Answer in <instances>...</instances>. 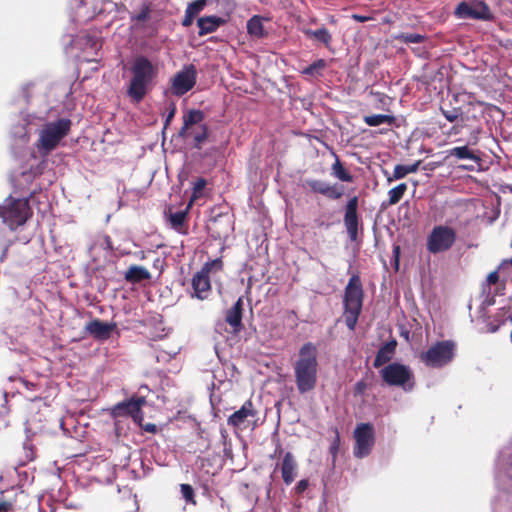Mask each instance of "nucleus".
I'll return each instance as SVG.
<instances>
[{
	"mask_svg": "<svg viewBox=\"0 0 512 512\" xmlns=\"http://www.w3.org/2000/svg\"><path fill=\"white\" fill-rule=\"evenodd\" d=\"M158 64L143 55L136 56L131 65V78L127 86V95L135 103L141 102L153 87L158 76Z\"/></svg>",
	"mask_w": 512,
	"mask_h": 512,
	"instance_id": "1",
	"label": "nucleus"
},
{
	"mask_svg": "<svg viewBox=\"0 0 512 512\" xmlns=\"http://www.w3.org/2000/svg\"><path fill=\"white\" fill-rule=\"evenodd\" d=\"M317 347L307 342L298 352V357L293 364L295 384L300 394L312 391L317 384L318 360Z\"/></svg>",
	"mask_w": 512,
	"mask_h": 512,
	"instance_id": "2",
	"label": "nucleus"
},
{
	"mask_svg": "<svg viewBox=\"0 0 512 512\" xmlns=\"http://www.w3.org/2000/svg\"><path fill=\"white\" fill-rule=\"evenodd\" d=\"M71 124V120L68 118H58L54 121L43 123L37 131L38 137L34 144L38 154L46 157L55 150L69 134Z\"/></svg>",
	"mask_w": 512,
	"mask_h": 512,
	"instance_id": "3",
	"label": "nucleus"
},
{
	"mask_svg": "<svg viewBox=\"0 0 512 512\" xmlns=\"http://www.w3.org/2000/svg\"><path fill=\"white\" fill-rule=\"evenodd\" d=\"M344 320L346 326L353 331L356 327L363 305V289L357 275H353L344 293Z\"/></svg>",
	"mask_w": 512,
	"mask_h": 512,
	"instance_id": "4",
	"label": "nucleus"
},
{
	"mask_svg": "<svg viewBox=\"0 0 512 512\" xmlns=\"http://www.w3.org/2000/svg\"><path fill=\"white\" fill-rule=\"evenodd\" d=\"M30 213L27 198L9 196L0 204V218L11 230L25 224Z\"/></svg>",
	"mask_w": 512,
	"mask_h": 512,
	"instance_id": "5",
	"label": "nucleus"
},
{
	"mask_svg": "<svg viewBox=\"0 0 512 512\" xmlns=\"http://www.w3.org/2000/svg\"><path fill=\"white\" fill-rule=\"evenodd\" d=\"M383 381L389 386L402 388L405 392L413 390L415 378L410 367L400 363H390L380 370Z\"/></svg>",
	"mask_w": 512,
	"mask_h": 512,
	"instance_id": "6",
	"label": "nucleus"
},
{
	"mask_svg": "<svg viewBox=\"0 0 512 512\" xmlns=\"http://www.w3.org/2000/svg\"><path fill=\"white\" fill-rule=\"evenodd\" d=\"M454 351L455 344L452 341H439L421 353L420 359L426 366L439 368L447 365L453 359Z\"/></svg>",
	"mask_w": 512,
	"mask_h": 512,
	"instance_id": "7",
	"label": "nucleus"
},
{
	"mask_svg": "<svg viewBox=\"0 0 512 512\" xmlns=\"http://www.w3.org/2000/svg\"><path fill=\"white\" fill-rule=\"evenodd\" d=\"M223 267L220 258L207 262L200 271H198L192 278V296L204 300L208 297L211 285L209 275L221 271Z\"/></svg>",
	"mask_w": 512,
	"mask_h": 512,
	"instance_id": "8",
	"label": "nucleus"
},
{
	"mask_svg": "<svg viewBox=\"0 0 512 512\" xmlns=\"http://www.w3.org/2000/svg\"><path fill=\"white\" fill-rule=\"evenodd\" d=\"M456 241V232L447 225L435 226L427 237L426 247L430 253L437 254L449 250Z\"/></svg>",
	"mask_w": 512,
	"mask_h": 512,
	"instance_id": "9",
	"label": "nucleus"
},
{
	"mask_svg": "<svg viewBox=\"0 0 512 512\" xmlns=\"http://www.w3.org/2000/svg\"><path fill=\"white\" fill-rule=\"evenodd\" d=\"M355 441L353 447V455L356 458L367 457L375 444L374 427L370 423H360L356 426L353 432Z\"/></svg>",
	"mask_w": 512,
	"mask_h": 512,
	"instance_id": "10",
	"label": "nucleus"
},
{
	"mask_svg": "<svg viewBox=\"0 0 512 512\" xmlns=\"http://www.w3.org/2000/svg\"><path fill=\"white\" fill-rule=\"evenodd\" d=\"M458 19L490 20L492 18L488 5L480 0L460 2L454 11Z\"/></svg>",
	"mask_w": 512,
	"mask_h": 512,
	"instance_id": "11",
	"label": "nucleus"
},
{
	"mask_svg": "<svg viewBox=\"0 0 512 512\" xmlns=\"http://www.w3.org/2000/svg\"><path fill=\"white\" fill-rule=\"evenodd\" d=\"M197 79V71L194 65H186L171 79V92L176 96H182L190 91Z\"/></svg>",
	"mask_w": 512,
	"mask_h": 512,
	"instance_id": "12",
	"label": "nucleus"
},
{
	"mask_svg": "<svg viewBox=\"0 0 512 512\" xmlns=\"http://www.w3.org/2000/svg\"><path fill=\"white\" fill-rule=\"evenodd\" d=\"M144 397L131 398L130 400L120 402L112 408V416L120 417L129 415L135 421H141L143 416L141 407L145 404Z\"/></svg>",
	"mask_w": 512,
	"mask_h": 512,
	"instance_id": "13",
	"label": "nucleus"
},
{
	"mask_svg": "<svg viewBox=\"0 0 512 512\" xmlns=\"http://www.w3.org/2000/svg\"><path fill=\"white\" fill-rule=\"evenodd\" d=\"M358 199L357 197L351 198L345 208L344 224L347 234L351 241H356L358 238V215H357Z\"/></svg>",
	"mask_w": 512,
	"mask_h": 512,
	"instance_id": "14",
	"label": "nucleus"
},
{
	"mask_svg": "<svg viewBox=\"0 0 512 512\" xmlns=\"http://www.w3.org/2000/svg\"><path fill=\"white\" fill-rule=\"evenodd\" d=\"M255 414L256 411L253 407L252 402L246 401L239 410L234 412L228 418V424L236 428H243L245 427V424L248 422V419L253 418Z\"/></svg>",
	"mask_w": 512,
	"mask_h": 512,
	"instance_id": "15",
	"label": "nucleus"
},
{
	"mask_svg": "<svg viewBox=\"0 0 512 512\" xmlns=\"http://www.w3.org/2000/svg\"><path fill=\"white\" fill-rule=\"evenodd\" d=\"M204 113L198 109H191L183 115V126L179 131V135L188 138V134H192L191 129L203 124Z\"/></svg>",
	"mask_w": 512,
	"mask_h": 512,
	"instance_id": "16",
	"label": "nucleus"
},
{
	"mask_svg": "<svg viewBox=\"0 0 512 512\" xmlns=\"http://www.w3.org/2000/svg\"><path fill=\"white\" fill-rule=\"evenodd\" d=\"M227 22L226 18L211 15L200 17L197 20V26L199 27V36H204L213 33L218 30L219 27Z\"/></svg>",
	"mask_w": 512,
	"mask_h": 512,
	"instance_id": "17",
	"label": "nucleus"
},
{
	"mask_svg": "<svg viewBox=\"0 0 512 512\" xmlns=\"http://www.w3.org/2000/svg\"><path fill=\"white\" fill-rule=\"evenodd\" d=\"M115 327L116 325L114 323H107L95 319L86 325V330L96 338L107 339Z\"/></svg>",
	"mask_w": 512,
	"mask_h": 512,
	"instance_id": "18",
	"label": "nucleus"
},
{
	"mask_svg": "<svg viewBox=\"0 0 512 512\" xmlns=\"http://www.w3.org/2000/svg\"><path fill=\"white\" fill-rule=\"evenodd\" d=\"M281 474L285 484L290 485L297 475V463L292 453H285L281 463Z\"/></svg>",
	"mask_w": 512,
	"mask_h": 512,
	"instance_id": "19",
	"label": "nucleus"
},
{
	"mask_svg": "<svg viewBox=\"0 0 512 512\" xmlns=\"http://www.w3.org/2000/svg\"><path fill=\"white\" fill-rule=\"evenodd\" d=\"M38 117L34 116V115H26L24 118H23V121L25 124H18V125H15L13 128H12V136L13 138L19 142V144L21 145H25L28 143L29 141V134H28V131H27V128H26V125H33L35 124L34 121L37 120Z\"/></svg>",
	"mask_w": 512,
	"mask_h": 512,
	"instance_id": "20",
	"label": "nucleus"
},
{
	"mask_svg": "<svg viewBox=\"0 0 512 512\" xmlns=\"http://www.w3.org/2000/svg\"><path fill=\"white\" fill-rule=\"evenodd\" d=\"M243 300L239 298L234 305L227 311L226 322L235 330H238L242 321Z\"/></svg>",
	"mask_w": 512,
	"mask_h": 512,
	"instance_id": "21",
	"label": "nucleus"
},
{
	"mask_svg": "<svg viewBox=\"0 0 512 512\" xmlns=\"http://www.w3.org/2000/svg\"><path fill=\"white\" fill-rule=\"evenodd\" d=\"M126 281L131 283H138L142 280L151 278L150 272L143 266L132 265L124 274Z\"/></svg>",
	"mask_w": 512,
	"mask_h": 512,
	"instance_id": "22",
	"label": "nucleus"
},
{
	"mask_svg": "<svg viewBox=\"0 0 512 512\" xmlns=\"http://www.w3.org/2000/svg\"><path fill=\"white\" fill-rule=\"evenodd\" d=\"M206 2V0H195L188 4L185 10V16L182 20L184 27H189L193 23L194 17L204 9Z\"/></svg>",
	"mask_w": 512,
	"mask_h": 512,
	"instance_id": "23",
	"label": "nucleus"
},
{
	"mask_svg": "<svg viewBox=\"0 0 512 512\" xmlns=\"http://www.w3.org/2000/svg\"><path fill=\"white\" fill-rule=\"evenodd\" d=\"M395 351V342L392 343H386L384 346H382L374 359V367L379 368L389 362L394 354Z\"/></svg>",
	"mask_w": 512,
	"mask_h": 512,
	"instance_id": "24",
	"label": "nucleus"
},
{
	"mask_svg": "<svg viewBox=\"0 0 512 512\" xmlns=\"http://www.w3.org/2000/svg\"><path fill=\"white\" fill-rule=\"evenodd\" d=\"M302 31L308 38L315 39L326 47H329L331 44L332 36L325 27H321L317 30L304 28Z\"/></svg>",
	"mask_w": 512,
	"mask_h": 512,
	"instance_id": "25",
	"label": "nucleus"
},
{
	"mask_svg": "<svg viewBox=\"0 0 512 512\" xmlns=\"http://www.w3.org/2000/svg\"><path fill=\"white\" fill-rule=\"evenodd\" d=\"M263 18L260 16H253L247 22V32L250 36L255 38H262L265 36V30L263 26Z\"/></svg>",
	"mask_w": 512,
	"mask_h": 512,
	"instance_id": "26",
	"label": "nucleus"
},
{
	"mask_svg": "<svg viewBox=\"0 0 512 512\" xmlns=\"http://www.w3.org/2000/svg\"><path fill=\"white\" fill-rule=\"evenodd\" d=\"M334 157L335 162L332 164L331 167V175L342 182H352L353 176L351 175V173L344 168L336 154H334Z\"/></svg>",
	"mask_w": 512,
	"mask_h": 512,
	"instance_id": "27",
	"label": "nucleus"
},
{
	"mask_svg": "<svg viewBox=\"0 0 512 512\" xmlns=\"http://www.w3.org/2000/svg\"><path fill=\"white\" fill-rule=\"evenodd\" d=\"M447 153L448 156H454L458 159H468L476 163L480 161V157L477 156L474 151L469 149L467 146L453 147L448 150Z\"/></svg>",
	"mask_w": 512,
	"mask_h": 512,
	"instance_id": "28",
	"label": "nucleus"
},
{
	"mask_svg": "<svg viewBox=\"0 0 512 512\" xmlns=\"http://www.w3.org/2000/svg\"><path fill=\"white\" fill-rule=\"evenodd\" d=\"M419 164L420 162L417 161L411 165H396L393 171V177L389 178L388 181L402 179L410 173H415L419 168Z\"/></svg>",
	"mask_w": 512,
	"mask_h": 512,
	"instance_id": "29",
	"label": "nucleus"
},
{
	"mask_svg": "<svg viewBox=\"0 0 512 512\" xmlns=\"http://www.w3.org/2000/svg\"><path fill=\"white\" fill-rule=\"evenodd\" d=\"M363 120L368 126L375 127L382 124L391 125L394 121V117L386 114H375L364 116Z\"/></svg>",
	"mask_w": 512,
	"mask_h": 512,
	"instance_id": "30",
	"label": "nucleus"
},
{
	"mask_svg": "<svg viewBox=\"0 0 512 512\" xmlns=\"http://www.w3.org/2000/svg\"><path fill=\"white\" fill-rule=\"evenodd\" d=\"M191 131L192 134H188V137H192L194 140V146L196 148H200L208 137V127L205 124H200L199 126L192 128Z\"/></svg>",
	"mask_w": 512,
	"mask_h": 512,
	"instance_id": "31",
	"label": "nucleus"
},
{
	"mask_svg": "<svg viewBox=\"0 0 512 512\" xmlns=\"http://www.w3.org/2000/svg\"><path fill=\"white\" fill-rule=\"evenodd\" d=\"M407 190V185L405 183H401L396 187L390 189L388 191V202L387 205H395L397 204L401 198L404 196V193Z\"/></svg>",
	"mask_w": 512,
	"mask_h": 512,
	"instance_id": "32",
	"label": "nucleus"
},
{
	"mask_svg": "<svg viewBox=\"0 0 512 512\" xmlns=\"http://www.w3.org/2000/svg\"><path fill=\"white\" fill-rule=\"evenodd\" d=\"M505 465L512 466V444L505 446L499 453L497 466L504 467Z\"/></svg>",
	"mask_w": 512,
	"mask_h": 512,
	"instance_id": "33",
	"label": "nucleus"
},
{
	"mask_svg": "<svg viewBox=\"0 0 512 512\" xmlns=\"http://www.w3.org/2000/svg\"><path fill=\"white\" fill-rule=\"evenodd\" d=\"M326 67V61L323 59H319L306 67L303 70V74L310 75V76H316L320 75L321 71Z\"/></svg>",
	"mask_w": 512,
	"mask_h": 512,
	"instance_id": "34",
	"label": "nucleus"
},
{
	"mask_svg": "<svg viewBox=\"0 0 512 512\" xmlns=\"http://www.w3.org/2000/svg\"><path fill=\"white\" fill-rule=\"evenodd\" d=\"M496 481L500 489L504 491L512 489V474L505 475L500 472H497Z\"/></svg>",
	"mask_w": 512,
	"mask_h": 512,
	"instance_id": "35",
	"label": "nucleus"
},
{
	"mask_svg": "<svg viewBox=\"0 0 512 512\" xmlns=\"http://www.w3.org/2000/svg\"><path fill=\"white\" fill-rule=\"evenodd\" d=\"M306 185L315 193L324 194V191L329 184L326 181L317 180V179H307L305 181Z\"/></svg>",
	"mask_w": 512,
	"mask_h": 512,
	"instance_id": "36",
	"label": "nucleus"
},
{
	"mask_svg": "<svg viewBox=\"0 0 512 512\" xmlns=\"http://www.w3.org/2000/svg\"><path fill=\"white\" fill-rule=\"evenodd\" d=\"M424 36L417 33H403L398 36V39L404 43H421Z\"/></svg>",
	"mask_w": 512,
	"mask_h": 512,
	"instance_id": "37",
	"label": "nucleus"
},
{
	"mask_svg": "<svg viewBox=\"0 0 512 512\" xmlns=\"http://www.w3.org/2000/svg\"><path fill=\"white\" fill-rule=\"evenodd\" d=\"M323 195L330 199H339L343 195V189L339 188L337 185H331L329 183Z\"/></svg>",
	"mask_w": 512,
	"mask_h": 512,
	"instance_id": "38",
	"label": "nucleus"
},
{
	"mask_svg": "<svg viewBox=\"0 0 512 512\" xmlns=\"http://www.w3.org/2000/svg\"><path fill=\"white\" fill-rule=\"evenodd\" d=\"M180 491H181V494H182V497L187 501V502H193L194 503V490L192 488L191 485L189 484H181L180 485Z\"/></svg>",
	"mask_w": 512,
	"mask_h": 512,
	"instance_id": "39",
	"label": "nucleus"
},
{
	"mask_svg": "<svg viewBox=\"0 0 512 512\" xmlns=\"http://www.w3.org/2000/svg\"><path fill=\"white\" fill-rule=\"evenodd\" d=\"M186 217V213L179 211L170 215V222L174 228L182 226Z\"/></svg>",
	"mask_w": 512,
	"mask_h": 512,
	"instance_id": "40",
	"label": "nucleus"
},
{
	"mask_svg": "<svg viewBox=\"0 0 512 512\" xmlns=\"http://www.w3.org/2000/svg\"><path fill=\"white\" fill-rule=\"evenodd\" d=\"M442 114L443 116L449 121V122H454L458 119L459 117V113L456 109H453V110H449V111H446V110H442Z\"/></svg>",
	"mask_w": 512,
	"mask_h": 512,
	"instance_id": "41",
	"label": "nucleus"
},
{
	"mask_svg": "<svg viewBox=\"0 0 512 512\" xmlns=\"http://www.w3.org/2000/svg\"><path fill=\"white\" fill-rule=\"evenodd\" d=\"M176 113V106L174 103H171L168 108V113L165 118V126H167L171 120L173 119L174 115Z\"/></svg>",
	"mask_w": 512,
	"mask_h": 512,
	"instance_id": "42",
	"label": "nucleus"
},
{
	"mask_svg": "<svg viewBox=\"0 0 512 512\" xmlns=\"http://www.w3.org/2000/svg\"><path fill=\"white\" fill-rule=\"evenodd\" d=\"M339 444H340V437H339V434L338 432H336V435H335V438L333 440V442L331 443V446H330V452L335 455L339 449Z\"/></svg>",
	"mask_w": 512,
	"mask_h": 512,
	"instance_id": "43",
	"label": "nucleus"
},
{
	"mask_svg": "<svg viewBox=\"0 0 512 512\" xmlns=\"http://www.w3.org/2000/svg\"><path fill=\"white\" fill-rule=\"evenodd\" d=\"M486 280H487L488 284L497 283V281L499 280L498 271H493V272L489 273Z\"/></svg>",
	"mask_w": 512,
	"mask_h": 512,
	"instance_id": "44",
	"label": "nucleus"
},
{
	"mask_svg": "<svg viewBox=\"0 0 512 512\" xmlns=\"http://www.w3.org/2000/svg\"><path fill=\"white\" fill-rule=\"evenodd\" d=\"M307 487H308V481L303 479L297 483L295 489H296L297 493H302L306 490Z\"/></svg>",
	"mask_w": 512,
	"mask_h": 512,
	"instance_id": "45",
	"label": "nucleus"
},
{
	"mask_svg": "<svg viewBox=\"0 0 512 512\" xmlns=\"http://www.w3.org/2000/svg\"><path fill=\"white\" fill-rule=\"evenodd\" d=\"M206 185V181L204 179H198L195 184H194V190L195 192L196 191H200L204 188V186Z\"/></svg>",
	"mask_w": 512,
	"mask_h": 512,
	"instance_id": "46",
	"label": "nucleus"
},
{
	"mask_svg": "<svg viewBox=\"0 0 512 512\" xmlns=\"http://www.w3.org/2000/svg\"><path fill=\"white\" fill-rule=\"evenodd\" d=\"M147 17H148V12L147 11H142L141 13H139L136 16V19L139 20V21H144L145 19H147Z\"/></svg>",
	"mask_w": 512,
	"mask_h": 512,
	"instance_id": "47",
	"label": "nucleus"
},
{
	"mask_svg": "<svg viewBox=\"0 0 512 512\" xmlns=\"http://www.w3.org/2000/svg\"><path fill=\"white\" fill-rule=\"evenodd\" d=\"M10 508V504L6 502L0 503V512H6Z\"/></svg>",
	"mask_w": 512,
	"mask_h": 512,
	"instance_id": "48",
	"label": "nucleus"
},
{
	"mask_svg": "<svg viewBox=\"0 0 512 512\" xmlns=\"http://www.w3.org/2000/svg\"><path fill=\"white\" fill-rule=\"evenodd\" d=\"M353 18L359 22H365L368 19V17L361 15H353Z\"/></svg>",
	"mask_w": 512,
	"mask_h": 512,
	"instance_id": "49",
	"label": "nucleus"
},
{
	"mask_svg": "<svg viewBox=\"0 0 512 512\" xmlns=\"http://www.w3.org/2000/svg\"><path fill=\"white\" fill-rule=\"evenodd\" d=\"M22 176L25 177L26 179H29L30 178V174H26V173H22Z\"/></svg>",
	"mask_w": 512,
	"mask_h": 512,
	"instance_id": "50",
	"label": "nucleus"
},
{
	"mask_svg": "<svg viewBox=\"0 0 512 512\" xmlns=\"http://www.w3.org/2000/svg\"><path fill=\"white\" fill-rule=\"evenodd\" d=\"M510 340H511V343H512V329H511V332H510Z\"/></svg>",
	"mask_w": 512,
	"mask_h": 512,
	"instance_id": "51",
	"label": "nucleus"
}]
</instances>
